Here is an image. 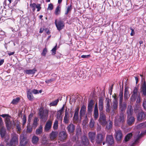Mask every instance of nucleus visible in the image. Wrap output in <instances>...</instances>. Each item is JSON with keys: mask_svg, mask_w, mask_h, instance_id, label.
<instances>
[{"mask_svg": "<svg viewBox=\"0 0 146 146\" xmlns=\"http://www.w3.org/2000/svg\"><path fill=\"white\" fill-rule=\"evenodd\" d=\"M94 121L93 119H91L89 123V126L91 128L93 127L94 126Z\"/></svg>", "mask_w": 146, "mask_h": 146, "instance_id": "36", "label": "nucleus"}, {"mask_svg": "<svg viewBox=\"0 0 146 146\" xmlns=\"http://www.w3.org/2000/svg\"><path fill=\"white\" fill-rule=\"evenodd\" d=\"M112 127V123L111 122H110L109 124L107 125L106 127L107 129H111Z\"/></svg>", "mask_w": 146, "mask_h": 146, "instance_id": "50", "label": "nucleus"}, {"mask_svg": "<svg viewBox=\"0 0 146 146\" xmlns=\"http://www.w3.org/2000/svg\"><path fill=\"white\" fill-rule=\"evenodd\" d=\"M59 102L58 99H57L52 102L50 104V105L51 106H54L56 105L58 102Z\"/></svg>", "mask_w": 146, "mask_h": 146, "instance_id": "37", "label": "nucleus"}, {"mask_svg": "<svg viewBox=\"0 0 146 146\" xmlns=\"http://www.w3.org/2000/svg\"><path fill=\"white\" fill-rule=\"evenodd\" d=\"M132 134L131 133H129L125 137V140L126 141H128L129 139L131 137Z\"/></svg>", "mask_w": 146, "mask_h": 146, "instance_id": "35", "label": "nucleus"}, {"mask_svg": "<svg viewBox=\"0 0 146 146\" xmlns=\"http://www.w3.org/2000/svg\"><path fill=\"white\" fill-rule=\"evenodd\" d=\"M48 141L46 140V139L44 138L42 140V143L43 144L46 145L47 143H48Z\"/></svg>", "mask_w": 146, "mask_h": 146, "instance_id": "55", "label": "nucleus"}, {"mask_svg": "<svg viewBox=\"0 0 146 146\" xmlns=\"http://www.w3.org/2000/svg\"><path fill=\"white\" fill-rule=\"evenodd\" d=\"M54 80V79L53 78L50 79L45 81V82L47 84H49L51 83Z\"/></svg>", "mask_w": 146, "mask_h": 146, "instance_id": "54", "label": "nucleus"}, {"mask_svg": "<svg viewBox=\"0 0 146 146\" xmlns=\"http://www.w3.org/2000/svg\"><path fill=\"white\" fill-rule=\"evenodd\" d=\"M30 6L32 8V10L33 11H34L35 9V8L36 6V4L35 3L30 4Z\"/></svg>", "mask_w": 146, "mask_h": 146, "instance_id": "41", "label": "nucleus"}, {"mask_svg": "<svg viewBox=\"0 0 146 146\" xmlns=\"http://www.w3.org/2000/svg\"><path fill=\"white\" fill-rule=\"evenodd\" d=\"M99 122L101 123L103 125H105L106 123V117L105 115L102 112L100 113V117L99 119Z\"/></svg>", "mask_w": 146, "mask_h": 146, "instance_id": "7", "label": "nucleus"}, {"mask_svg": "<svg viewBox=\"0 0 146 146\" xmlns=\"http://www.w3.org/2000/svg\"><path fill=\"white\" fill-rule=\"evenodd\" d=\"M86 110V107L83 105L81 107L80 113V117L82 116L84 114Z\"/></svg>", "mask_w": 146, "mask_h": 146, "instance_id": "22", "label": "nucleus"}, {"mask_svg": "<svg viewBox=\"0 0 146 146\" xmlns=\"http://www.w3.org/2000/svg\"><path fill=\"white\" fill-rule=\"evenodd\" d=\"M36 8L37 9V11H39L41 9L40 7V5L39 4H36Z\"/></svg>", "mask_w": 146, "mask_h": 146, "instance_id": "52", "label": "nucleus"}, {"mask_svg": "<svg viewBox=\"0 0 146 146\" xmlns=\"http://www.w3.org/2000/svg\"><path fill=\"white\" fill-rule=\"evenodd\" d=\"M115 138L117 141L121 140L122 137V134L120 130L115 131Z\"/></svg>", "mask_w": 146, "mask_h": 146, "instance_id": "9", "label": "nucleus"}, {"mask_svg": "<svg viewBox=\"0 0 146 146\" xmlns=\"http://www.w3.org/2000/svg\"><path fill=\"white\" fill-rule=\"evenodd\" d=\"M132 113L133 110L132 109L131 107L130 106L129 107L127 111V113L128 115V116H129L130 115H132Z\"/></svg>", "mask_w": 146, "mask_h": 146, "instance_id": "33", "label": "nucleus"}, {"mask_svg": "<svg viewBox=\"0 0 146 146\" xmlns=\"http://www.w3.org/2000/svg\"><path fill=\"white\" fill-rule=\"evenodd\" d=\"M90 56V55H82L81 57L83 58H88Z\"/></svg>", "mask_w": 146, "mask_h": 146, "instance_id": "61", "label": "nucleus"}, {"mask_svg": "<svg viewBox=\"0 0 146 146\" xmlns=\"http://www.w3.org/2000/svg\"><path fill=\"white\" fill-rule=\"evenodd\" d=\"M114 100L113 104V107L114 110H116L117 108L118 102L115 96H114Z\"/></svg>", "mask_w": 146, "mask_h": 146, "instance_id": "20", "label": "nucleus"}, {"mask_svg": "<svg viewBox=\"0 0 146 146\" xmlns=\"http://www.w3.org/2000/svg\"><path fill=\"white\" fill-rule=\"evenodd\" d=\"M0 132L1 137H4L5 134L6 130L5 127L3 126H1L0 127Z\"/></svg>", "mask_w": 146, "mask_h": 146, "instance_id": "19", "label": "nucleus"}, {"mask_svg": "<svg viewBox=\"0 0 146 146\" xmlns=\"http://www.w3.org/2000/svg\"><path fill=\"white\" fill-rule=\"evenodd\" d=\"M72 9V7L71 5L68 6L67 7V10L65 13V15H67L69 12Z\"/></svg>", "mask_w": 146, "mask_h": 146, "instance_id": "42", "label": "nucleus"}, {"mask_svg": "<svg viewBox=\"0 0 146 146\" xmlns=\"http://www.w3.org/2000/svg\"><path fill=\"white\" fill-rule=\"evenodd\" d=\"M58 134L57 132L52 131L50 134V137L51 140H53L56 137Z\"/></svg>", "mask_w": 146, "mask_h": 146, "instance_id": "26", "label": "nucleus"}, {"mask_svg": "<svg viewBox=\"0 0 146 146\" xmlns=\"http://www.w3.org/2000/svg\"><path fill=\"white\" fill-rule=\"evenodd\" d=\"M145 119V114L143 112H141L138 114L137 116V119L138 121H140Z\"/></svg>", "mask_w": 146, "mask_h": 146, "instance_id": "16", "label": "nucleus"}, {"mask_svg": "<svg viewBox=\"0 0 146 146\" xmlns=\"http://www.w3.org/2000/svg\"><path fill=\"white\" fill-rule=\"evenodd\" d=\"M58 121L56 120L53 125V128L54 129H56L58 128Z\"/></svg>", "mask_w": 146, "mask_h": 146, "instance_id": "39", "label": "nucleus"}, {"mask_svg": "<svg viewBox=\"0 0 146 146\" xmlns=\"http://www.w3.org/2000/svg\"><path fill=\"white\" fill-rule=\"evenodd\" d=\"M42 131V127L40 125L39 127L36 130V134L37 135L40 134Z\"/></svg>", "mask_w": 146, "mask_h": 146, "instance_id": "28", "label": "nucleus"}, {"mask_svg": "<svg viewBox=\"0 0 146 146\" xmlns=\"http://www.w3.org/2000/svg\"><path fill=\"white\" fill-rule=\"evenodd\" d=\"M32 128L29 126H27V130L28 132H30L31 131Z\"/></svg>", "mask_w": 146, "mask_h": 146, "instance_id": "59", "label": "nucleus"}, {"mask_svg": "<svg viewBox=\"0 0 146 146\" xmlns=\"http://www.w3.org/2000/svg\"><path fill=\"white\" fill-rule=\"evenodd\" d=\"M66 136V133L65 132H61L59 134V139L61 141H63L65 139Z\"/></svg>", "mask_w": 146, "mask_h": 146, "instance_id": "15", "label": "nucleus"}, {"mask_svg": "<svg viewBox=\"0 0 146 146\" xmlns=\"http://www.w3.org/2000/svg\"><path fill=\"white\" fill-rule=\"evenodd\" d=\"M95 134V133L94 132H90L89 133L88 135L89 138L92 143H93L94 141Z\"/></svg>", "mask_w": 146, "mask_h": 146, "instance_id": "18", "label": "nucleus"}, {"mask_svg": "<svg viewBox=\"0 0 146 146\" xmlns=\"http://www.w3.org/2000/svg\"><path fill=\"white\" fill-rule=\"evenodd\" d=\"M63 111V110H62V109H61L58 111V114L60 113V115L62 114Z\"/></svg>", "mask_w": 146, "mask_h": 146, "instance_id": "63", "label": "nucleus"}, {"mask_svg": "<svg viewBox=\"0 0 146 146\" xmlns=\"http://www.w3.org/2000/svg\"><path fill=\"white\" fill-rule=\"evenodd\" d=\"M19 100L20 98H17L13 99L11 103L13 104H16L19 102Z\"/></svg>", "mask_w": 146, "mask_h": 146, "instance_id": "38", "label": "nucleus"}, {"mask_svg": "<svg viewBox=\"0 0 146 146\" xmlns=\"http://www.w3.org/2000/svg\"><path fill=\"white\" fill-rule=\"evenodd\" d=\"M20 145L21 146H25L28 143V140L26 136L24 134H21L20 136Z\"/></svg>", "mask_w": 146, "mask_h": 146, "instance_id": "5", "label": "nucleus"}, {"mask_svg": "<svg viewBox=\"0 0 146 146\" xmlns=\"http://www.w3.org/2000/svg\"><path fill=\"white\" fill-rule=\"evenodd\" d=\"M57 45L56 44L55 46L52 49L51 51L52 52V55H54L56 54V50H57Z\"/></svg>", "mask_w": 146, "mask_h": 146, "instance_id": "44", "label": "nucleus"}, {"mask_svg": "<svg viewBox=\"0 0 146 146\" xmlns=\"http://www.w3.org/2000/svg\"><path fill=\"white\" fill-rule=\"evenodd\" d=\"M143 105L144 109H146V101H143Z\"/></svg>", "mask_w": 146, "mask_h": 146, "instance_id": "60", "label": "nucleus"}, {"mask_svg": "<svg viewBox=\"0 0 146 146\" xmlns=\"http://www.w3.org/2000/svg\"><path fill=\"white\" fill-rule=\"evenodd\" d=\"M106 142L109 146L113 145L114 141L113 137L111 135H108L106 138Z\"/></svg>", "mask_w": 146, "mask_h": 146, "instance_id": "8", "label": "nucleus"}, {"mask_svg": "<svg viewBox=\"0 0 146 146\" xmlns=\"http://www.w3.org/2000/svg\"><path fill=\"white\" fill-rule=\"evenodd\" d=\"M27 97L29 100L32 101L34 99V97L30 89H28L27 92Z\"/></svg>", "mask_w": 146, "mask_h": 146, "instance_id": "14", "label": "nucleus"}, {"mask_svg": "<svg viewBox=\"0 0 146 146\" xmlns=\"http://www.w3.org/2000/svg\"><path fill=\"white\" fill-rule=\"evenodd\" d=\"M141 88L143 94L144 96H146V84L145 82H144L142 85Z\"/></svg>", "mask_w": 146, "mask_h": 146, "instance_id": "24", "label": "nucleus"}, {"mask_svg": "<svg viewBox=\"0 0 146 146\" xmlns=\"http://www.w3.org/2000/svg\"><path fill=\"white\" fill-rule=\"evenodd\" d=\"M47 52V49L46 48H44L43 49L42 52V55L44 56H45Z\"/></svg>", "mask_w": 146, "mask_h": 146, "instance_id": "51", "label": "nucleus"}, {"mask_svg": "<svg viewBox=\"0 0 146 146\" xmlns=\"http://www.w3.org/2000/svg\"><path fill=\"white\" fill-rule=\"evenodd\" d=\"M79 110V108L78 107L77 108L75 111V113L74 116V120H76L78 118V112Z\"/></svg>", "mask_w": 146, "mask_h": 146, "instance_id": "23", "label": "nucleus"}, {"mask_svg": "<svg viewBox=\"0 0 146 146\" xmlns=\"http://www.w3.org/2000/svg\"><path fill=\"white\" fill-rule=\"evenodd\" d=\"M106 107H110V100H108L107 101H106Z\"/></svg>", "mask_w": 146, "mask_h": 146, "instance_id": "64", "label": "nucleus"}, {"mask_svg": "<svg viewBox=\"0 0 146 146\" xmlns=\"http://www.w3.org/2000/svg\"><path fill=\"white\" fill-rule=\"evenodd\" d=\"M135 121L134 118L131 116H128L127 119V122L128 124L131 125L134 123Z\"/></svg>", "mask_w": 146, "mask_h": 146, "instance_id": "13", "label": "nucleus"}, {"mask_svg": "<svg viewBox=\"0 0 146 146\" xmlns=\"http://www.w3.org/2000/svg\"><path fill=\"white\" fill-rule=\"evenodd\" d=\"M99 106H103V100L102 98L99 99Z\"/></svg>", "mask_w": 146, "mask_h": 146, "instance_id": "49", "label": "nucleus"}, {"mask_svg": "<svg viewBox=\"0 0 146 146\" xmlns=\"http://www.w3.org/2000/svg\"><path fill=\"white\" fill-rule=\"evenodd\" d=\"M69 115L68 112L66 111L65 112V116L64 117V122L65 123L67 124L69 123Z\"/></svg>", "mask_w": 146, "mask_h": 146, "instance_id": "17", "label": "nucleus"}, {"mask_svg": "<svg viewBox=\"0 0 146 146\" xmlns=\"http://www.w3.org/2000/svg\"><path fill=\"white\" fill-rule=\"evenodd\" d=\"M125 120V117L123 113H121L119 115L117 116L115 119V125L118 126L120 123L123 122Z\"/></svg>", "mask_w": 146, "mask_h": 146, "instance_id": "1", "label": "nucleus"}, {"mask_svg": "<svg viewBox=\"0 0 146 146\" xmlns=\"http://www.w3.org/2000/svg\"><path fill=\"white\" fill-rule=\"evenodd\" d=\"M38 137L34 136L32 138V141L33 143L34 144H36L38 142Z\"/></svg>", "mask_w": 146, "mask_h": 146, "instance_id": "27", "label": "nucleus"}, {"mask_svg": "<svg viewBox=\"0 0 146 146\" xmlns=\"http://www.w3.org/2000/svg\"><path fill=\"white\" fill-rule=\"evenodd\" d=\"M18 135L16 134L12 138L9 143H6L7 146H15L17 145L18 143Z\"/></svg>", "mask_w": 146, "mask_h": 146, "instance_id": "3", "label": "nucleus"}, {"mask_svg": "<svg viewBox=\"0 0 146 146\" xmlns=\"http://www.w3.org/2000/svg\"><path fill=\"white\" fill-rule=\"evenodd\" d=\"M60 12V7L59 6H58L56 8L55 11V14L56 15H59Z\"/></svg>", "mask_w": 146, "mask_h": 146, "instance_id": "30", "label": "nucleus"}, {"mask_svg": "<svg viewBox=\"0 0 146 146\" xmlns=\"http://www.w3.org/2000/svg\"><path fill=\"white\" fill-rule=\"evenodd\" d=\"M26 122V119L25 115H24L22 118V122L23 125H24Z\"/></svg>", "mask_w": 146, "mask_h": 146, "instance_id": "47", "label": "nucleus"}, {"mask_svg": "<svg viewBox=\"0 0 146 146\" xmlns=\"http://www.w3.org/2000/svg\"><path fill=\"white\" fill-rule=\"evenodd\" d=\"M52 123L51 121L49 120L46 122L44 128V129L46 131H48L51 128Z\"/></svg>", "mask_w": 146, "mask_h": 146, "instance_id": "12", "label": "nucleus"}, {"mask_svg": "<svg viewBox=\"0 0 146 146\" xmlns=\"http://www.w3.org/2000/svg\"><path fill=\"white\" fill-rule=\"evenodd\" d=\"M137 88H135L133 90V94L137 95Z\"/></svg>", "mask_w": 146, "mask_h": 146, "instance_id": "62", "label": "nucleus"}, {"mask_svg": "<svg viewBox=\"0 0 146 146\" xmlns=\"http://www.w3.org/2000/svg\"><path fill=\"white\" fill-rule=\"evenodd\" d=\"M120 109L121 111H123L126 109V107L125 104H123L122 103L120 104Z\"/></svg>", "mask_w": 146, "mask_h": 146, "instance_id": "32", "label": "nucleus"}, {"mask_svg": "<svg viewBox=\"0 0 146 146\" xmlns=\"http://www.w3.org/2000/svg\"><path fill=\"white\" fill-rule=\"evenodd\" d=\"M5 122L6 125V127L7 129L9 130L11 127V121H10V117L9 116L5 118Z\"/></svg>", "mask_w": 146, "mask_h": 146, "instance_id": "10", "label": "nucleus"}, {"mask_svg": "<svg viewBox=\"0 0 146 146\" xmlns=\"http://www.w3.org/2000/svg\"><path fill=\"white\" fill-rule=\"evenodd\" d=\"M33 116V114L31 113L29 116L28 121L30 122Z\"/></svg>", "mask_w": 146, "mask_h": 146, "instance_id": "57", "label": "nucleus"}, {"mask_svg": "<svg viewBox=\"0 0 146 146\" xmlns=\"http://www.w3.org/2000/svg\"><path fill=\"white\" fill-rule=\"evenodd\" d=\"M36 70L35 68H34L32 70H27L25 73L27 74H34L35 73Z\"/></svg>", "mask_w": 146, "mask_h": 146, "instance_id": "25", "label": "nucleus"}, {"mask_svg": "<svg viewBox=\"0 0 146 146\" xmlns=\"http://www.w3.org/2000/svg\"><path fill=\"white\" fill-rule=\"evenodd\" d=\"M129 96L127 89L125 88L124 93V98L125 99H127L129 97Z\"/></svg>", "mask_w": 146, "mask_h": 146, "instance_id": "29", "label": "nucleus"}, {"mask_svg": "<svg viewBox=\"0 0 146 146\" xmlns=\"http://www.w3.org/2000/svg\"><path fill=\"white\" fill-rule=\"evenodd\" d=\"M53 8V5L52 4L50 3L48 5V7L47 9V10H52Z\"/></svg>", "mask_w": 146, "mask_h": 146, "instance_id": "45", "label": "nucleus"}, {"mask_svg": "<svg viewBox=\"0 0 146 146\" xmlns=\"http://www.w3.org/2000/svg\"><path fill=\"white\" fill-rule=\"evenodd\" d=\"M16 129L18 131L20 132L21 131V125L19 124H17L16 125Z\"/></svg>", "mask_w": 146, "mask_h": 146, "instance_id": "53", "label": "nucleus"}, {"mask_svg": "<svg viewBox=\"0 0 146 146\" xmlns=\"http://www.w3.org/2000/svg\"><path fill=\"white\" fill-rule=\"evenodd\" d=\"M55 24L58 30L59 31L63 29L64 26V23L61 21H59L57 23L56 20L55 21Z\"/></svg>", "mask_w": 146, "mask_h": 146, "instance_id": "6", "label": "nucleus"}, {"mask_svg": "<svg viewBox=\"0 0 146 146\" xmlns=\"http://www.w3.org/2000/svg\"><path fill=\"white\" fill-rule=\"evenodd\" d=\"M38 115L40 116L41 120L45 122L47 119L48 115V111L46 110H40Z\"/></svg>", "mask_w": 146, "mask_h": 146, "instance_id": "2", "label": "nucleus"}, {"mask_svg": "<svg viewBox=\"0 0 146 146\" xmlns=\"http://www.w3.org/2000/svg\"><path fill=\"white\" fill-rule=\"evenodd\" d=\"M88 140L87 137L84 136L82 138V142L80 144L79 141H77L76 142V146H83V145H87L88 144Z\"/></svg>", "mask_w": 146, "mask_h": 146, "instance_id": "4", "label": "nucleus"}, {"mask_svg": "<svg viewBox=\"0 0 146 146\" xmlns=\"http://www.w3.org/2000/svg\"><path fill=\"white\" fill-rule=\"evenodd\" d=\"M99 114L98 110H94V117L95 119L96 120L98 117Z\"/></svg>", "mask_w": 146, "mask_h": 146, "instance_id": "34", "label": "nucleus"}, {"mask_svg": "<svg viewBox=\"0 0 146 146\" xmlns=\"http://www.w3.org/2000/svg\"><path fill=\"white\" fill-rule=\"evenodd\" d=\"M130 29L131 30V33H130V35L131 36H133L135 34V32H134V29H133L132 28H131Z\"/></svg>", "mask_w": 146, "mask_h": 146, "instance_id": "58", "label": "nucleus"}, {"mask_svg": "<svg viewBox=\"0 0 146 146\" xmlns=\"http://www.w3.org/2000/svg\"><path fill=\"white\" fill-rule=\"evenodd\" d=\"M146 124V122L143 123H140L139 125H138L137 126V128L139 129H141L143 127H145V124Z\"/></svg>", "mask_w": 146, "mask_h": 146, "instance_id": "40", "label": "nucleus"}, {"mask_svg": "<svg viewBox=\"0 0 146 146\" xmlns=\"http://www.w3.org/2000/svg\"><path fill=\"white\" fill-rule=\"evenodd\" d=\"M137 95L133 94L131 97V101H133L135 100Z\"/></svg>", "mask_w": 146, "mask_h": 146, "instance_id": "46", "label": "nucleus"}, {"mask_svg": "<svg viewBox=\"0 0 146 146\" xmlns=\"http://www.w3.org/2000/svg\"><path fill=\"white\" fill-rule=\"evenodd\" d=\"M94 105L93 101L92 100H91L90 101L88 104V107H92Z\"/></svg>", "mask_w": 146, "mask_h": 146, "instance_id": "48", "label": "nucleus"}, {"mask_svg": "<svg viewBox=\"0 0 146 146\" xmlns=\"http://www.w3.org/2000/svg\"><path fill=\"white\" fill-rule=\"evenodd\" d=\"M38 120V119L37 117H36L35 118L33 123V127H36L38 124L37 122Z\"/></svg>", "mask_w": 146, "mask_h": 146, "instance_id": "31", "label": "nucleus"}, {"mask_svg": "<svg viewBox=\"0 0 146 146\" xmlns=\"http://www.w3.org/2000/svg\"><path fill=\"white\" fill-rule=\"evenodd\" d=\"M31 92H33L34 94H36L39 93L38 91L36 89H34L31 91Z\"/></svg>", "mask_w": 146, "mask_h": 146, "instance_id": "56", "label": "nucleus"}, {"mask_svg": "<svg viewBox=\"0 0 146 146\" xmlns=\"http://www.w3.org/2000/svg\"><path fill=\"white\" fill-rule=\"evenodd\" d=\"M119 104H121V103H122V100H123V93L122 92L120 93L119 94Z\"/></svg>", "mask_w": 146, "mask_h": 146, "instance_id": "43", "label": "nucleus"}, {"mask_svg": "<svg viewBox=\"0 0 146 146\" xmlns=\"http://www.w3.org/2000/svg\"><path fill=\"white\" fill-rule=\"evenodd\" d=\"M67 128L69 133H72L74 130V126L73 124H71L68 126Z\"/></svg>", "mask_w": 146, "mask_h": 146, "instance_id": "21", "label": "nucleus"}, {"mask_svg": "<svg viewBox=\"0 0 146 146\" xmlns=\"http://www.w3.org/2000/svg\"><path fill=\"white\" fill-rule=\"evenodd\" d=\"M105 136L101 134H98L97 137L96 143L99 144L101 143Z\"/></svg>", "mask_w": 146, "mask_h": 146, "instance_id": "11", "label": "nucleus"}]
</instances>
